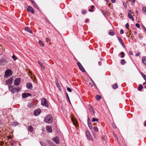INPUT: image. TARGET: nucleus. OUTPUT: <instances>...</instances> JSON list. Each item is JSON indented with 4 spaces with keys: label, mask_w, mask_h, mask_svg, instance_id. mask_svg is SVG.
Returning a JSON list of instances; mask_svg holds the SVG:
<instances>
[{
    "label": "nucleus",
    "mask_w": 146,
    "mask_h": 146,
    "mask_svg": "<svg viewBox=\"0 0 146 146\" xmlns=\"http://www.w3.org/2000/svg\"><path fill=\"white\" fill-rule=\"evenodd\" d=\"M44 121L46 123H50L52 121V116L50 115H47L44 119Z\"/></svg>",
    "instance_id": "f257e3e1"
},
{
    "label": "nucleus",
    "mask_w": 146,
    "mask_h": 146,
    "mask_svg": "<svg viewBox=\"0 0 146 146\" xmlns=\"http://www.w3.org/2000/svg\"><path fill=\"white\" fill-rule=\"evenodd\" d=\"M12 74V72L11 70H7L5 71V77L8 78Z\"/></svg>",
    "instance_id": "f03ea898"
},
{
    "label": "nucleus",
    "mask_w": 146,
    "mask_h": 146,
    "mask_svg": "<svg viewBox=\"0 0 146 146\" xmlns=\"http://www.w3.org/2000/svg\"><path fill=\"white\" fill-rule=\"evenodd\" d=\"M41 105L43 106H44L46 107H48V104L45 98H43L42 99Z\"/></svg>",
    "instance_id": "7ed1b4c3"
},
{
    "label": "nucleus",
    "mask_w": 146,
    "mask_h": 146,
    "mask_svg": "<svg viewBox=\"0 0 146 146\" xmlns=\"http://www.w3.org/2000/svg\"><path fill=\"white\" fill-rule=\"evenodd\" d=\"M7 63L6 60L4 58H2L0 60V65H4L6 64Z\"/></svg>",
    "instance_id": "20e7f679"
},
{
    "label": "nucleus",
    "mask_w": 146,
    "mask_h": 146,
    "mask_svg": "<svg viewBox=\"0 0 146 146\" xmlns=\"http://www.w3.org/2000/svg\"><path fill=\"white\" fill-rule=\"evenodd\" d=\"M77 64L80 70L83 72H85V70L81 63L80 62H78Z\"/></svg>",
    "instance_id": "39448f33"
},
{
    "label": "nucleus",
    "mask_w": 146,
    "mask_h": 146,
    "mask_svg": "<svg viewBox=\"0 0 146 146\" xmlns=\"http://www.w3.org/2000/svg\"><path fill=\"white\" fill-rule=\"evenodd\" d=\"M21 81V79L20 78H18L16 79L14 81V84L15 86H18L20 84Z\"/></svg>",
    "instance_id": "423d86ee"
},
{
    "label": "nucleus",
    "mask_w": 146,
    "mask_h": 146,
    "mask_svg": "<svg viewBox=\"0 0 146 146\" xmlns=\"http://www.w3.org/2000/svg\"><path fill=\"white\" fill-rule=\"evenodd\" d=\"M13 78H10L8 80L6 81V83L7 85L11 84L13 83Z\"/></svg>",
    "instance_id": "0eeeda50"
},
{
    "label": "nucleus",
    "mask_w": 146,
    "mask_h": 146,
    "mask_svg": "<svg viewBox=\"0 0 146 146\" xmlns=\"http://www.w3.org/2000/svg\"><path fill=\"white\" fill-rule=\"evenodd\" d=\"M86 135L88 139L90 140L92 139V137L90 133V132L88 131H86Z\"/></svg>",
    "instance_id": "6e6552de"
},
{
    "label": "nucleus",
    "mask_w": 146,
    "mask_h": 146,
    "mask_svg": "<svg viewBox=\"0 0 146 146\" xmlns=\"http://www.w3.org/2000/svg\"><path fill=\"white\" fill-rule=\"evenodd\" d=\"M41 111V110L40 109L36 110L34 111V115L36 116H37L40 114Z\"/></svg>",
    "instance_id": "1a4fd4ad"
},
{
    "label": "nucleus",
    "mask_w": 146,
    "mask_h": 146,
    "mask_svg": "<svg viewBox=\"0 0 146 146\" xmlns=\"http://www.w3.org/2000/svg\"><path fill=\"white\" fill-rule=\"evenodd\" d=\"M9 89L10 91H11L13 93H15V88L13 86H9Z\"/></svg>",
    "instance_id": "9d476101"
},
{
    "label": "nucleus",
    "mask_w": 146,
    "mask_h": 146,
    "mask_svg": "<svg viewBox=\"0 0 146 146\" xmlns=\"http://www.w3.org/2000/svg\"><path fill=\"white\" fill-rule=\"evenodd\" d=\"M26 86L28 89H31L32 88V85L31 82L27 83V84Z\"/></svg>",
    "instance_id": "9b49d317"
},
{
    "label": "nucleus",
    "mask_w": 146,
    "mask_h": 146,
    "mask_svg": "<svg viewBox=\"0 0 146 146\" xmlns=\"http://www.w3.org/2000/svg\"><path fill=\"white\" fill-rule=\"evenodd\" d=\"M22 95L23 98H25L27 97L31 96V95L30 93H23L22 94Z\"/></svg>",
    "instance_id": "f8f14e48"
},
{
    "label": "nucleus",
    "mask_w": 146,
    "mask_h": 146,
    "mask_svg": "<svg viewBox=\"0 0 146 146\" xmlns=\"http://www.w3.org/2000/svg\"><path fill=\"white\" fill-rule=\"evenodd\" d=\"M117 38L119 42L122 45V46L124 47V46H125V45H124V43L122 40L121 39V38L119 36H117Z\"/></svg>",
    "instance_id": "ddd939ff"
},
{
    "label": "nucleus",
    "mask_w": 146,
    "mask_h": 146,
    "mask_svg": "<svg viewBox=\"0 0 146 146\" xmlns=\"http://www.w3.org/2000/svg\"><path fill=\"white\" fill-rule=\"evenodd\" d=\"M53 140L56 144H58L59 143L58 137H56L55 138H53Z\"/></svg>",
    "instance_id": "4468645a"
},
{
    "label": "nucleus",
    "mask_w": 146,
    "mask_h": 146,
    "mask_svg": "<svg viewBox=\"0 0 146 146\" xmlns=\"http://www.w3.org/2000/svg\"><path fill=\"white\" fill-rule=\"evenodd\" d=\"M27 11H31L32 13H35L34 11L33 10V8L30 6L28 7Z\"/></svg>",
    "instance_id": "2eb2a0df"
},
{
    "label": "nucleus",
    "mask_w": 146,
    "mask_h": 146,
    "mask_svg": "<svg viewBox=\"0 0 146 146\" xmlns=\"http://www.w3.org/2000/svg\"><path fill=\"white\" fill-rule=\"evenodd\" d=\"M142 60L143 63L145 65H146V57L145 56L142 57Z\"/></svg>",
    "instance_id": "dca6fc26"
},
{
    "label": "nucleus",
    "mask_w": 146,
    "mask_h": 146,
    "mask_svg": "<svg viewBox=\"0 0 146 146\" xmlns=\"http://www.w3.org/2000/svg\"><path fill=\"white\" fill-rule=\"evenodd\" d=\"M31 1L32 3H33L34 6H35V7L37 9H38L39 8L38 7L37 5L35 3V1H33V0H31Z\"/></svg>",
    "instance_id": "f3484780"
},
{
    "label": "nucleus",
    "mask_w": 146,
    "mask_h": 146,
    "mask_svg": "<svg viewBox=\"0 0 146 146\" xmlns=\"http://www.w3.org/2000/svg\"><path fill=\"white\" fill-rule=\"evenodd\" d=\"M46 129L49 132H52L51 127L50 126H46Z\"/></svg>",
    "instance_id": "a211bd4d"
},
{
    "label": "nucleus",
    "mask_w": 146,
    "mask_h": 146,
    "mask_svg": "<svg viewBox=\"0 0 146 146\" xmlns=\"http://www.w3.org/2000/svg\"><path fill=\"white\" fill-rule=\"evenodd\" d=\"M25 31L30 33H33L32 31H31L30 29L28 27H25Z\"/></svg>",
    "instance_id": "6ab92c4d"
},
{
    "label": "nucleus",
    "mask_w": 146,
    "mask_h": 146,
    "mask_svg": "<svg viewBox=\"0 0 146 146\" xmlns=\"http://www.w3.org/2000/svg\"><path fill=\"white\" fill-rule=\"evenodd\" d=\"M128 15L129 17L133 21H134V19L133 18L132 15L130 13H128Z\"/></svg>",
    "instance_id": "aec40b11"
},
{
    "label": "nucleus",
    "mask_w": 146,
    "mask_h": 146,
    "mask_svg": "<svg viewBox=\"0 0 146 146\" xmlns=\"http://www.w3.org/2000/svg\"><path fill=\"white\" fill-rule=\"evenodd\" d=\"M112 87L114 89L117 88L118 87V86L117 83H115L112 86Z\"/></svg>",
    "instance_id": "412c9836"
},
{
    "label": "nucleus",
    "mask_w": 146,
    "mask_h": 146,
    "mask_svg": "<svg viewBox=\"0 0 146 146\" xmlns=\"http://www.w3.org/2000/svg\"><path fill=\"white\" fill-rule=\"evenodd\" d=\"M28 129L31 132H32L33 131V127L31 126H29Z\"/></svg>",
    "instance_id": "4be33fe9"
},
{
    "label": "nucleus",
    "mask_w": 146,
    "mask_h": 146,
    "mask_svg": "<svg viewBox=\"0 0 146 146\" xmlns=\"http://www.w3.org/2000/svg\"><path fill=\"white\" fill-rule=\"evenodd\" d=\"M89 110L92 114L94 113V108L92 107H90L89 108Z\"/></svg>",
    "instance_id": "5701e85b"
},
{
    "label": "nucleus",
    "mask_w": 146,
    "mask_h": 146,
    "mask_svg": "<svg viewBox=\"0 0 146 146\" xmlns=\"http://www.w3.org/2000/svg\"><path fill=\"white\" fill-rule=\"evenodd\" d=\"M143 88L142 85V84H140L138 87L137 89L139 91H140L142 90Z\"/></svg>",
    "instance_id": "b1692460"
},
{
    "label": "nucleus",
    "mask_w": 146,
    "mask_h": 146,
    "mask_svg": "<svg viewBox=\"0 0 146 146\" xmlns=\"http://www.w3.org/2000/svg\"><path fill=\"white\" fill-rule=\"evenodd\" d=\"M38 62L39 64L40 65L42 68L43 69H44L45 68V67L43 65V63L41 62L38 61Z\"/></svg>",
    "instance_id": "393cba45"
},
{
    "label": "nucleus",
    "mask_w": 146,
    "mask_h": 146,
    "mask_svg": "<svg viewBox=\"0 0 146 146\" xmlns=\"http://www.w3.org/2000/svg\"><path fill=\"white\" fill-rule=\"evenodd\" d=\"M94 7V5H91V9H89L88 11L90 12H93L94 11L93 9Z\"/></svg>",
    "instance_id": "a878e982"
},
{
    "label": "nucleus",
    "mask_w": 146,
    "mask_h": 146,
    "mask_svg": "<svg viewBox=\"0 0 146 146\" xmlns=\"http://www.w3.org/2000/svg\"><path fill=\"white\" fill-rule=\"evenodd\" d=\"M56 87L58 88L60 91H61V89L60 86L59 85V84L58 83L56 82Z\"/></svg>",
    "instance_id": "bb28decb"
},
{
    "label": "nucleus",
    "mask_w": 146,
    "mask_h": 146,
    "mask_svg": "<svg viewBox=\"0 0 146 146\" xmlns=\"http://www.w3.org/2000/svg\"><path fill=\"white\" fill-rule=\"evenodd\" d=\"M141 75L143 77L144 80L146 81V75L143 73H141Z\"/></svg>",
    "instance_id": "cd10ccee"
},
{
    "label": "nucleus",
    "mask_w": 146,
    "mask_h": 146,
    "mask_svg": "<svg viewBox=\"0 0 146 146\" xmlns=\"http://www.w3.org/2000/svg\"><path fill=\"white\" fill-rule=\"evenodd\" d=\"M72 121L73 122L74 124L75 125V126L76 127V126H77V122L75 120H74L73 119H72Z\"/></svg>",
    "instance_id": "c85d7f7f"
},
{
    "label": "nucleus",
    "mask_w": 146,
    "mask_h": 146,
    "mask_svg": "<svg viewBox=\"0 0 146 146\" xmlns=\"http://www.w3.org/2000/svg\"><path fill=\"white\" fill-rule=\"evenodd\" d=\"M109 34L110 35L113 36L114 35V33L112 30H110Z\"/></svg>",
    "instance_id": "c756f323"
},
{
    "label": "nucleus",
    "mask_w": 146,
    "mask_h": 146,
    "mask_svg": "<svg viewBox=\"0 0 146 146\" xmlns=\"http://www.w3.org/2000/svg\"><path fill=\"white\" fill-rule=\"evenodd\" d=\"M126 63L125 60L124 59H122L121 60V64L122 65H123Z\"/></svg>",
    "instance_id": "7c9ffc66"
},
{
    "label": "nucleus",
    "mask_w": 146,
    "mask_h": 146,
    "mask_svg": "<svg viewBox=\"0 0 146 146\" xmlns=\"http://www.w3.org/2000/svg\"><path fill=\"white\" fill-rule=\"evenodd\" d=\"M39 44L40 45V46H42V47L44 46V43L42 41H41V40H39Z\"/></svg>",
    "instance_id": "2f4dec72"
},
{
    "label": "nucleus",
    "mask_w": 146,
    "mask_h": 146,
    "mask_svg": "<svg viewBox=\"0 0 146 146\" xmlns=\"http://www.w3.org/2000/svg\"><path fill=\"white\" fill-rule=\"evenodd\" d=\"M101 98V96L99 95H97L96 96V99L98 100H100Z\"/></svg>",
    "instance_id": "473e14b6"
},
{
    "label": "nucleus",
    "mask_w": 146,
    "mask_h": 146,
    "mask_svg": "<svg viewBox=\"0 0 146 146\" xmlns=\"http://www.w3.org/2000/svg\"><path fill=\"white\" fill-rule=\"evenodd\" d=\"M99 120L97 118H93L92 120V122H94V121H98Z\"/></svg>",
    "instance_id": "72a5a7b5"
},
{
    "label": "nucleus",
    "mask_w": 146,
    "mask_h": 146,
    "mask_svg": "<svg viewBox=\"0 0 146 146\" xmlns=\"http://www.w3.org/2000/svg\"><path fill=\"white\" fill-rule=\"evenodd\" d=\"M142 10L144 13H146V7H143L142 8Z\"/></svg>",
    "instance_id": "f704fd0d"
},
{
    "label": "nucleus",
    "mask_w": 146,
    "mask_h": 146,
    "mask_svg": "<svg viewBox=\"0 0 146 146\" xmlns=\"http://www.w3.org/2000/svg\"><path fill=\"white\" fill-rule=\"evenodd\" d=\"M88 126L90 129H91L92 128V125L90 123H88Z\"/></svg>",
    "instance_id": "c9c22d12"
},
{
    "label": "nucleus",
    "mask_w": 146,
    "mask_h": 146,
    "mask_svg": "<svg viewBox=\"0 0 146 146\" xmlns=\"http://www.w3.org/2000/svg\"><path fill=\"white\" fill-rule=\"evenodd\" d=\"M13 124L15 126H17L19 125V123L17 122H14L13 123Z\"/></svg>",
    "instance_id": "e433bc0d"
},
{
    "label": "nucleus",
    "mask_w": 146,
    "mask_h": 146,
    "mask_svg": "<svg viewBox=\"0 0 146 146\" xmlns=\"http://www.w3.org/2000/svg\"><path fill=\"white\" fill-rule=\"evenodd\" d=\"M94 130L96 131H98V128L96 127V126H94Z\"/></svg>",
    "instance_id": "4c0bfd02"
},
{
    "label": "nucleus",
    "mask_w": 146,
    "mask_h": 146,
    "mask_svg": "<svg viewBox=\"0 0 146 146\" xmlns=\"http://www.w3.org/2000/svg\"><path fill=\"white\" fill-rule=\"evenodd\" d=\"M15 92H18L19 90V87H17L16 88H15Z\"/></svg>",
    "instance_id": "58836bf2"
},
{
    "label": "nucleus",
    "mask_w": 146,
    "mask_h": 146,
    "mask_svg": "<svg viewBox=\"0 0 146 146\" xmlns=\"http://www.w3.org/2000/svg\"><path fill=\"white\" fill-rule=\"evenodd\" d=\"M12 58L13 59L15 60L17 59V57L14 55H13L12 56Z\"/></svg>",
    "instance_id": "ea45409f"
},
{
    "label": "nucleus",
    "mask_w": 146,
    "mask_h": 146,
    "mask_svg": "<svg viewBox=\"0 0 146 146\" xmlns=\"http://www.w3.org/2000/svg\"><path fill=\"white\" fill-rule=\"evenodd\" d=\"M136 27H137L138 28H139L140 27V26L139 25L138 23H136L135 24Z\"/></svg>",
    "instance_id": "a19ab883"
},
{
    "label": "nucleus",
    "mask_w": 146,
    "mask_h": 146,
    "mask_svg": "<svg viewBox=\"0 0 146 146\" xmlns=\"http://www.w3.org/2000/svg\"><path fill=\"white\" fill-rule=\"evenodd\" d=\"M121 54L122 55V56H121V58H123L124 57V55L125 54L123 52H121Z\"/></svg>",
    "instance_id": "79ce46f5"
},
{
    "label": "nucleus",
    "mask_w": 146,
    "mask_h": 146,
    "mask_svg": "<svg viewBox=\"0 0 146 146\" xmlns=\"http://www.w3.org/2000/svg\"><path fill=\"white\" fill-rule=\"evenodd\" d=\"M67 90L68 92H72V90L70 88H67Z\"/></svg>",
    "instance_id": "37998d69"
},
{
    "label": "nucleus",
    "mask_w": 146,
    "mask_h": 146,
    "mask_svg": "<svg viewBox=\"0 0 146 146\" xmlns=\"http://www.w3.org/2000/svg\"><path fill=\"white\" fill-rule=\"evenodd\" d=\"M87 12V11H85V10H83L82 11V13L83 14H85Z\"/></svg>",
    "instance_id": "c03bdc74"
},
{
    "label": "nucleus",
    "mask_w": 146,
    "mask_h": 146,
    "mask_svg": "<svg viewBox=\"0 0 146 146\" xmlns=\"http://www.w3.org/2000/svg\"><path fill=\"white\" fill-rule=\"evenodd\" d=\"M125 27L127 29H128L129 27V23H127L126 25H125Z\"/></svg>",
    "instance_id": "a18cd8bd"
},
{
    "label": "nucleus",
    "mask_w": 146,
    "mask_h": 146,
    "mask_svg": "<svg viewBox=\"0 0 146 146\" xmlns=\"http://www.w3.org/2000/svg\"><path fill=\"white\" fill-rule=\"evenodd\" d=\"M66 96H67V98L69 102H70V99H69L68 95L67 93H66Z\"/></svg>",
    "instance_id": "49530a36"
},
{
    "label": "nucleus",
    "mask_w": 146,
    "mask_h": 146,
    "mask_svg": "<svg viewBox=\"0 0 146 146\" xmlns=\"http://www.w3.org/2000/svg\"><path fill=\"white\" fill-rule=\"evenodd\" d=\"M120 33L121 34H123L124 33V31L123 29L121 30L120 31Z\"/></svg>",
    "instance_id": "de8ad7c7"
},
{
    "label": "nucleus",
    "mask_w": 146,
    "mask_h": 146,
    "mask_svg": "<svg viewBox=\"0 0 146 146\" xmlns=\"http://www.w3.org/2000/svg\"><path fill=\"white\" fill-rule=\"evenodd\" d=\"M46 41H47V42H48V41H50V39L49 38H46Z\"/></svg>",
    "instance_id": "09e8293b"
},
{
    "label": "nucleus",
    "mask_w": 146,
    "mask_h": 146,
    "mask_svg": "<svg viewBox=\"0 0 146 146\" xmlns=\"http://www.w3.org/2000/svg\"><path fill=\"white\" fill-rule=\"evenodd\" d=\"M140 54V52H138L135 54V56H139Z\"/></svg>",
    "instance_id": "8fccbe9b"
},
{
    "label": "nucleus",
    "mask_w": 146,
    "mask_h": 146,
    "mask_svg": "<svg viewBox=\"0 0 146 146\" xmlns=\"http://www.w3.org/2000/svg\"><path fill=\"white\" fill-rule=\"evenodd\" d=\"M89 84L90 85H91V86H93V85L94 84V83H92V82H90Z\"/></svg>",
    "instance_id": "3c124183"
},
{
    "label": "nucleus",
    "mask_w": 146,
    "mask_h": 146,
    "mask_svg": "<svg viewBox=\"0 0 146 146\" xmlns=\"http://www.w3.org/2000/svg\"><path fill=\"white\" fill-rule=\"evenodd\" d=\"M111 1L113 3H114L115 2V0H111Z\"/></svg>",
    "instance_id": "603ef678"
},
{
    "label": "nucleus",
    "mask_w": 146,
    "mask_h": 146,
    "mask_svg": "<svg viewBox=\"0 0 146 146\" xmlns=\"http://www.w3.org/2000/svg\"><path fill=\"white\" fill-rule=\"evenodd\" d=\"M144 31L146 33V28L144 27Z\"/></svg>",
    "instance_id": "864d4df0"
},
{
    "label": "nucleus",
    "mask_w": 146,
    "mask_h": 146,
    "mask_svg": "<svg viewBox=\"0 0 146 146\" xmlns=\"http://www.w3.org/2000/svg\"><path fill=\"white\" fill-rule=\"evenodd\" d=\"M88 21H89V19H86V20L85 21V22L87 23Z\"/></svg>",
    "instance_id": "5fc2aeb1"
},
{
    "label": "nucleus",
    "mask_w": 146,
    "mask_h": 146,
    "mask_svg": "<svg viewBox=\"0 0 146 146\" xmlns=\"http://www.w3.org/2000/svg\"><path fill=\"white\" fill-rule=\"evenodd\" d=\"M144 125L146 127V121L145 122V123H144Z\"/></svg>",
    "instance_id": "6e6d98bb"
},
{
    "label": "nucleus",
    "mask_w": 146,
    "mask_h": 146,
    "mask_svg": "<svg viewBox=\"0 0 146 146\" xmlns=\"http://www.w3.org/2000/svg\"><path fill=\"white\" fill-rule=\"evenodd\" d=\"M12 137L11 136H9V138H9V139H12Z\"/></svg>",
    "instance_id": "4d7b16f0"
},
{
    "label": "nucleus",
    "mask_w": 146,
    "mask_h": 146,
    "mask_svg": "<svg viewBox=\"0 0 146 146\" xmlns=\"http://www.w3.org/2000/svg\"><path fill=\"white\" fill-rule=\"evenodd\" d=\"M136 0H131V1L132 2H134Z\"/></svg>",
    "instance_id": "13d9d810"
},
{
    "label": "nucleus",
    "mask_w": 146,
    "mask_h": 146,
    "mask_svg": "<svg viewBox=\"0 0 146 146\" xmlns=\"http://www.w3.org/2000/svg\"><path fill=\"white\" fill-rule=\"evenodd\" d=\"M101 11H102V12L103 13V14H104V11H103V10H101Z\"/></svg>",
    "instance_id": "bf43d9fd"
},
{
    "label": "nucleus",
    "mask_w": 146,
    "mask_h": 146,
    "mask_svg": "<svg viewBox=\"0 0 146 146\" xmlns=\"http://www.w3.org/2000/svg\"><path fill=\"white\" fill-rule=\"evenodd\" d=\"M115 138H116L117 140H118V138L116 136H115Z\"/></svg>",
    "instance_id": "052dcab7"
},
{
    "label": "nucleus",
    "mask_w": 146,
    "mask_h": 146,
    "mask_svg": "<svg viewBox=\"0 0 146 146\" xmlns=\"http://www.w3.org/2000/svg\"><path fill=\"white\" fill-rule=\"evenodd\" d=\"M134 33L135 34H136L137 33V32H136V31H134Z\"/></svg>",
    "instance_id": "680f3d73"
},
{
    "label": "nucleus",
    "mask_w": 146,
    "mask_h": 146,
    "mask_svg": "<svg viewBox=\"0 0 146 146\" xmlns=\"http://www.w3.org/2000/svg\"><path fill=\"white\" fill-rule=\"evenodd\" d=\"M130 54H131V55H133V53L132 52H130Z\"/></svg>",
    "instance_id": "e2e57ef3"
},
{
    "label": "nucleus",
    "mask_w": 146,
    "mask_h": 146,
    "mask_svg": "<svg viewBox=\"0 0 146 146\" xmlns=\"http://www.w3.org/2000/svg\"><path fill=\"white\" fill-rule=\"evenodd\" d=\"M136 13H137V14H138V12L137 11H136Z\"/></svg>",
    "instance_id": "0e129e2a"
},
{
    "label": "nucleus",
    "mask_w": 146,
    "mask_h": 146,
    "mask_svg": "<svg viewBox=\"0 0 146 146\" xmlns=\"http://www.w3.org/2000/svg\"><path fill=\"white\" fill-rule=\"evenodd\" d=\"M145 84H146V82H145V83H143V85H144Z\"/></svg>",
    "instance_id": "69168bd1"
},
{
    "label": "nucleus",
    "mask_w": 146,
    "mask_h": 146,
    "mask_svg": "<svg viewBox=\"0 0 146 146\" xmlns=\"http://www.w3.org/2000/svg\"><path fill=\"white\" fill-rule=\"evenodd\" d=\"M95 124H95V123H94L93 124V125H95Z\"/></svg>",
    "instance_id": "338daca9"
},
{
    "label": "nucleus",
    "mask_w": 146,
    "mask_h": 146,
    "mask_svg": "<svg viewBox=\"0 0 146 146\" xmlns=\"http://www.w3.org/2000/svg\"><path fill=\"white\" fill-rule=\"evenodd\" d=\"M48 23H49V21H48Z\"/></svg>",
    "instance_id": "774afa93"
}]
</instances>
